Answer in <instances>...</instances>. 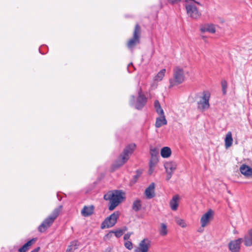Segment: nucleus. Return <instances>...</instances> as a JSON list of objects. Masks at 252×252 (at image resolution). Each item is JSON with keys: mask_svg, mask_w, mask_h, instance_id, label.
I'll list each match as a JSON object with an SVG mask.
<instances>
[{"mask_svg": "<svg viewBox=\"0 0 252 252\" xmlns=\"http://www.w3.org/2000/svg\"><path fill=\"white\" fill-rule=\"evenodd\" d=\"M124 193L120 190H113L107 192L104 194L103 198L109 201L108 209L114 210L124 199Z\"/></svg>", "mask_w": 252, "mask_h": 252, "instance_id": "f257e3e1", "label": "nucleus"}, {"mask_svg": "<svg viewBox=\"0 0 252 252\" xmlns=\"http://www.w3.org/2000/svg\"><path fill=\"white\" fill-rule=\"evenodd\" d=\"M135 147V144H130L127 146L124 149L123 152L119 156L115 162L113 164L112 168L113 170L119 168L128 160L129 156L133 153Z\"/></svg>", "mask_w": 252, "mask_h": 252, "instance_id": "f03ea898", "label": "nucleus"}, {"mask_svg": "<svg viewBox=\"0 0 252 252\" xmlns=\"http://www.w3.org/2000/svg\"><path fill=\"white\" fill-rule=\"evenodd\" d=\"M185 75L183 69L178 66L174 67L173 77L169 79V88L182 84L185 81Z\"/></svg>", "mask_w": 252, "mask_h": 252, "instance_id": "7ed1b4c3", "label": "nucleus"}, {"mask_svg": "<svg viewBox=\"0 0 252 252\" xmlns=\"http://www.w3.org/2000/svg\"><path fill=\"white\" fill-rule=\"evenodd\" d=\"M62 208V206L55 208L52 214L44 220L38 227V231L40 232H44L48 227H49L53 223L55 219L59 216Z\"/></svg>", "mask_w": 252, "mask_h": 252, "instance_id": "20e7f679", "label": "nucleus"}, {"mask_svg": "<svg viewBox=\"0 0 252 252\" xmlns=\"http://www.w3.org/2000/svg\"><path fill=\"white\" fill-rule=\"evenodd\" d=\"M141 33V27L139 24H137L133 31V37L127 43V46L129 49L132 50L137 44L140 43Z\"/></svg>", "mask_w": 252, "mask_h": 252, "instance_id": "39448f33", "label": "nucleus"}, {"mask_svg": "<svg viewBox=\"0 0 252 252\" xmlns=\"http://www.w3.org/2000/svg\"><path fill=\"white\" fill-rule=\"evenodd\" d=\"M120 213L119 211H116L112 214L110 216L107 217L102 222L101 225V228L104 229L105 228L112 227L115 225L119 217Z\"/></svg>", "mask_w": 252, "mask_h": 252, "instance_id": "423d86ee", "label": "nucleus"}, {"mask_svg": "<svg viewBox=\"0 0 252 252\" xmlns=\"http://www.w3.org/2000/svg\"><path fill=\"white\" fill-rule=\"evenodd\" d=\"M203 96L199 101L197 102L198 108L202 111L208 109L210 107L209 99L210 94L208 92L204 91Z\"/></svg>", "mask_w": 252, "mask_h": 252, "instance_id": "0eeeda50", "label": "nucleus"}, {"mask_svg": "<svg viewBox=\"0 0 252 252\" xmlns=\"http://www.w3.org/2000/svg\"><path fill=\"white\" fill-rule=\"evenodd\" d=\"M186 8L188 15L193 19H198L200 17L201 13L198 11L196 7L192 4L189 3V0H186Z\"/></svg>", "mask_w": 252, "mask_h": 252, "instance_id": "6e6552de", "label": "nucleus"}, {"mask_svg": "<svg viewBox=\"0 0 252 252\" xmlns=\"http://www.w3.org/2000/svg\"><path fill=\"white\" fill-rule=\"evenodd\" d=\"M151 242L148 238H145L140 241L138 246L135 248L134 252H148L151 247Z\"/></svg>", "mask_w": 252, "mask_h": 252, "instance_id": "1a4fd4ad", "label": "nucleus"}, {"mask_svg": "<svg viewBox=\"0 0 252 252\" xmlns=\"http://www.w3.org/2000/svg\"><path fill=\"white\" fill-rule=\"evenodd\" d=\"M164 167L167 173L166 180L169 181L176 169L177 164L175 162H167L164 164Z\"/></svg>", "mask_w": 252, "mask_h": 252, "instance_id": "9d476101", "label": "nucleus"}, {"mask_svg": "<svg viewBox=\"0 0 252 252\" xmlns=\"http://www.w3.org/2000/svg\"><path fill=\"white\" fill-rule=\"evenodd\" d=\"M243 242V239L239 238L237 240L231 241L228 244L229 250L231 252H239L240 245Z\"/></svg>", "mask_w": 252, "mask_h": 252, "instance_id": "9b49d317", "label": "nucleus"}, {"mask_svg": "<svg viewBox=\"0 0 252 252\" xmlns=\"http://www.w3.org/2000/svg\"><path fill=\"white\" fill-rule=\"evenodd\" d=\"M147 102V98L145 95L142 94L141 90H140L138 93V96L137 98L135 108L137 109L141 110Z\"/></svg>", "mask_w": 252, "mask_h": 252, "instance_id": "f8f14e48", "label": "nucleus"}, {"mask_svg": "<svg viewBox=\"0 0 252 252\" xmlns=\"http://www.w3.org/2000/svg\"><path fill=\"white\" fill-rule=\"evenodd\" d=\"M213 213L212 210L210 209L202 216L200 219L202 227H204L206 226L209 221L213 218Z\"/></svg>", "mask_w": 252, "mask_h": 252, "instance_id": "ddd939ff", "label": "nucleus"}, {"mask_svg": "<svg viewBox=\"0 0 252 252\" xmlns=\"http://www.w3.org/2000/svg\"><path fill=\"white\" fill-rule=\"evenodd\" d=\"M155 184L152 183L145 190V195L147 199H151L155 195Z\"/></svg>", "mask_w": 252, "mask_h": 252, "instance_id": "4468645a", "label": "nucleus"}, {"mask_svg": "<svg viewBox=\"0 0 252 252\" xmlns=\"http://www.w3.org/2000/svg\"><path fill=\"white\" fill-rule=\"evenodd\" d=\"M179 197L178 195L173 196L169 203V205L172 210L176 211L177 210L179 206Z\"/></svg>", "mask_w": 252, "mask_h": 252, "instance_id": "2eb2a0df", "label": "nucleus"}, {"mask_svg": "<svg viewBox=\"0 0 252 252\" xmlns=\"http://www.w3.org/2000/svg\"><path fill=\"white\" fill-rule=\"evenodd\" d=\"M36 241V238H34L25 243L21 248L18 250L19 252H27L29 250L30 247Z\"/></svg>", "mask_w": 252, "mask_h": 252, "instance_id": "dca6fc26", "label": "nucleus"}, {"mask_svg": "<svg viewBox=\"0 0 252 252\" xmlns=\"http://www.w3.org/2000/svg\"><path fill=\"white\" fill-rule=\"evenodd\" d=\"M241 173L244 175L249 177L252 175V168L246 164H243L240 168Z\"/></svg>", "mask_w": 252, "mask_h": 252, "instance_id": "f3484780", "label": "nucleus"}, {"mask_svg": "<svg viewBox=\"0 0 252 252\" xmlns=\"http://www.w3.org/2000/svg\"><path fill=\"white\" fill-rule=\"evenodd\" d=\"M167 124V121L165 119V115L159 116V117L157 118L155 126L157 128L160 127L163 125H166Z\"/></svg>", "mask_w": 252, "mask_h": 252, "instance_id": "a211bd4d", "label": "nucleus"}, {"mask_svg": "<svg viewBox=\"0 0 252 252\" xmlns=\"http://www.w3.org/2000/svg\"><path fill=\"white\" fill-rule=\"evenodd\" d=\"M94 213V207L93 206L88 207L84 206L81 211V214L84 217H88L92 215Z\"/></svg>", "mask_w": 252, "mask_h": 252, "instance_id": "6ab92c4d", "label": "nucleus"}, {"mask_svg": "<svg viewBox=\"0 0 252 252\" xmlns=\"http://www.w3.org/2000/svg\"><path fill=\"white\" fill-rule=\"evenodd\" d=\"M80 243L77 240H74L70 242V245L68 246L66 252H74L77 249Z\"/></svg>", "mask_w": 252, "mask_h": 252, "instance_id": "aec40b11", "label": "nucleus"}, {"mask_svg": "<svg viewBox=\"0 0 252 252\" xmlns=\"http://www.w3.org/2000/svg\"><path fill=\"white\" fill-rule=\"evenodd\" d=\"M233 142V139L232 137V133L230 131L227 133L225 138V146L226 148L230 147Z\"/></svg>", "mask_w": 252, "mask_h": 252, "instance_id": "412c9836", "label": "nucleus"}, {"mask_svg": "<svg viewBox=\"0 0 252 252\" xmlns=\"http://www.w3.org/2000/svg\"><path fill=\"white\" fill-rule=\"evenodd\" d=\"M244 244L246 246H252V229L250 230L248 235L244 238Z\"/></svg>", "mask_w": 252, "mask_h": 252, "instance_id": "4be33fe9", "label": "nucleus"}, {"mask_svg": "<svg viewBox=\"0 0 252 252\" xmlns=\"http://www.w3.org/2000/svg\"><path fill=\"white\" fill-rule=\"evenodd\" d=\"M142 208V203L141 201L139 199H136L135 200L132 205V209L135 212H138Z\"/></svg>", "mask_w": 252, "mask_h": 252, "instance_id": "5701e85b", "label": "nucleus"}, {"mask_svg": "<svg viewBox=\"0 0 252 252\" xmlns=\"http://www.w3.org/2000/svg\"><path fill=\"white\" fill-rule=\"evenodd\" d=\"M160 154L162 158H167L171 156V150L170 148L164 147L161 149Z\"/></svg>", "mask_w": 252, "mask_h": 252, "instance_id": "b1692460", "label": "nucleus"}, {"mask_svg": "<svg viewBox=\"0 0 252 252\" xmlns=\"http://www.w3.org/2000/svg\"><path fill=\"white\" fill-rule=\"evenodd\" d=\"M201 31L202 32H209L214 33L216 32L215 28L214 25H207L201 28Z\"/></svg>", "mask_w": 252, "mask_h": 252, "instance_id": "393cba45", "label": "nucleus"}, {"mask_svg": "<svg viewBox=\"0 0 252 252\" xmlns=\"http://www.w3.org/2000/svg\"><path fill=\"white\" fill-rule=\"evenodd\" d=\"M154 107L156 112L159 115H164V111L161 108L160 104L158 100H156L154 102Z\"/></svg>", "mask_w": 252, "mask_h": 252, "instance_id": "a878e982", "label": "nucleus"}, {"mask_svg": "<svg viewBox=\"0 0 252 252\" xmlns=\"http://www.w3.org/2000/svg\"><path fill=\"white\" fill-rule=\"evenodd\" d=\"M159 233L161 236H164L167 234L168 230L166 224L161 223L159 228Z\"/></svg>", "mask_w": 252, "mask_h": 252, "instance_id": "bb28decb", "label": "nucleus"}, {"mask_svg": "<svg viewBox=\"0 0 252 252\" xmlns=\"http://www.w3.org/2000/svg\"><path fill=\"white\" fill-rule=\"evenodd\" d=\"M165 72V69H161L159 72L158 73L157 75L155 77L154 80L156 81H161L164 76Z\"/></svg>", "mask_w": 252, "mask_h": 252, "instance_id": "cd10ccee", "label": "nucleus"}, {"mask_svg": "<svg viewBox=\"0 0 252 252\" xmlns=\"http://www.w3.org/2000/svg\"><path fill=\"white\" fill-rule=\"evenodd\" d=\"M126 228H125L124 230L118 229L116 231H112L110 232V233H115L116 237L117 238H119L123 235V234H124V232L126 230Z\"/></svg>", "mask_w": 252, "mask_h": 252, "instance_id": "c85d7f7f", "label": "nucleus"}, {"mask_svg": "<svg viewBox=\"0 0 252 252\" xmlns=\"http://www.w3.org/2000/svg\"><path fill=\"white\" fill-rule=\"evenodd\" d=\"M175 221L179 225L181 226L182 227H185L186 226V224L185 221L181 219H180L179 218H176Z\"/></svg>", "mask_w": 252, "mask_h": 252, "instance_id": "c756f323", "label": "nucleus"}, {"mask_svg": "<svg viewBox=\"0 0 252 252\" xmlns=\"http://www.w3.org/2000/svg\"><path fill=\"white\" fill-rule=\"evenodd\" d=\"M151 160L150 161V164L151 165L155 166L158 161V157L156 156H151Z\"/></svg>", "mask_w": 252, "mask_h": 252, "instance_id": "7c9ffc66", "label": "nucleus"}, {"mask_svg": "<svg viewBox=\"0 0 252 252\" xmlns=\"http://www.w3.org/2000/svg\"><path fill=\"white\" fill-rule=\"evenodd\" d=\"M222 87V91L223 94H226V89L227 87V82L225 80H222L221 83Z\"/></svg>", "mask_w": 252, "mask_h": 252, "instance_id": "2f4dec72", "label": "nucleus"}, {"mask_svg": "<svg viewBox=\"0 0 252 252\" xmlns=\"http://www.w3.org/2000/svg\"><path fill=\"white\" fill-rule=\"evenodd\" d=\"M150 155H151V156L158 157V150L156 148H151L150 149Z\"/></svg>", "mask_w": 252, "mask_h": 252, "instance_id": "473e14b6", "label": "nucleus"}, {"mask_svg": "<svg viewBox=\"0 0 252 252\" xmlns=\"http://www.w3.org/2000/svg\"><path fill=\"white\" fill-rule=\"evenodd\" d=\"M124 245L128 250H131L133 249V244L131 241H127L126 242Z\"/></svg>", "mask_w": 252, "mask_h": 252, "instance_id": "72a5a7b5", "label": "nucleus"}, {"mask_svg": "<svg viewBox=\"0 0 252 252\" xmlns=\"http://www.w3.org/2000/svg\"><path fill=\"white\" fill-rule=\"evenodd\" d=\"M168 2L171 4L177 3L181 1V0H167Z\"/></svg>", "mask_w": 252, "mask_h": 252, "instance_id": "f704fd0d", "label": "nucleus"}, {"mask_svg": "<svg viewBox=\"0 0 252 252\" xmlns=\"http://www.w3.org/2000/svg\"><path fill=\"white\" fill-rule=\"evenodd\" d=\"M141 174V172L139 171H137L136 175L134 176V178L135 179V181L140 177Z\"/></svg>", "mask_w": 252, "mask_h": 252, "instance_id": "c9c22d12", "label": "nucleus"}, {"mask_svg": "<svg viewBox=\"0 0 252 252\" xmlns=\"http://www.w3.org/2000/svg\"><path fill=\"white\" fill-rule=\"evenodd\" d=\"M131 233H126L124 236V239L125 240H127L129 239Z\"/></svg>", "mask_w": 252, "mask_h": 252, "instance_id": "e433bc0d", "label": "nucleus"}, {"mask_svg": "<svg viewBox=\"0 0 252 252\" xmlns=\"http://www.w3.org/2000/svg\"><path fill=\"white\" fill-rule=\"evenodd\" d=\"M154 166L153 165H151V164H150V168H149V174H151L153 171V167H154Z\"/></svg>", "mask_w": 252, "mask_h": 252, "instance_id": "4c0bfd02", "label": "nucleus"}, {"mask_svg": "<svg viewBox=\"0 0 252 252\" xmlns=\"http://www.w3.org/2000/svg\"><path fill=\"white\" fill-rule=\"evenodd\" d=\"M131 100H130V103L131 105L133 104V103H134V99H135V97L134 95H131Z\"/></svg>", "mask_w": 252, "mask_h": 252, "instance_id": "58836bf2", "label": "nucleus"}, {"mask_svg": "<svg viewBox=\"0 0 252 252\" xmlns=\"http://www.w3.org/2000/svg\"><path fill=\"white\" fill-rule=\"evenodd\" d=\"M40 250V247H37L36 248L34 249L31 252H38Z\"/></svg>", "mask_w": 252, "mask_h": 252, "instance_id": "ea45409f", "label": "nucleus"}, {"mask_svg": "<svg viewBox=\"0 0 252 252\" xmlns=\"http://www.w3.org/2000/svg\"><path fill=\"white\" fill-rule=\"evenodd\" d=\"M194 2H195V3H197V4H198V5H201V4H200V2H197V1H194Z\"/></svg>", "mask_w": 252, "mask_h": 252, "instance_id": "a19ab883", "label": "nucleus"}, {"mask_svg": "<svg viewBox=\"0 0 252 252\" xmlns=\"http://www.w3.org/2000/svg\"><path fill=\"white\" fill-rule=\"evenodd\" d=\"M130 65L132 66V63H129V64H128V67H129Z\"/></svg>", "mask_w": 252, "mask_h": 252, "instance_id": "79ce46f5", "label": "nucleus"}]
</instances>
